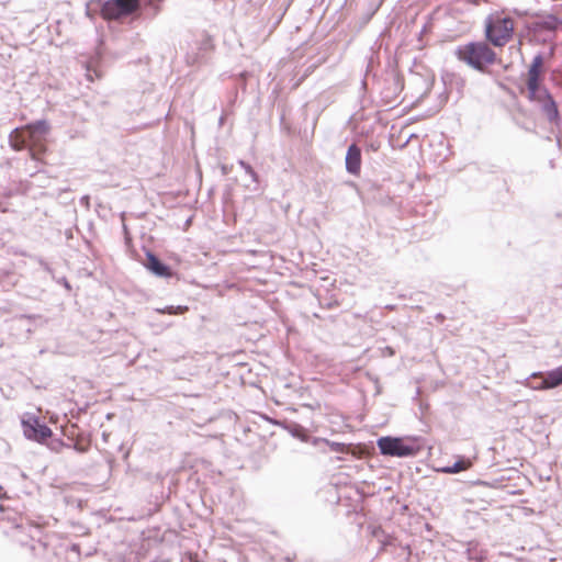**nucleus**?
Instances as JSON below:
<instances>
[{
	"mask_svg": "<svg viewBox=\"0 0 562 562\" xmlns=\"http://www.w3.org/2000/svg\"><path fill=\"white\" fill-rule=\"evenodd\" d=\"M140 10V0H108L100 10L105 21H122L126 18L137 15Z\"/></svg>",
	"mask_w": 562,
	"mask_h": 562,
	"instance_id": "5",
	"label": "nucleus"
},
{
	"mask_svg": "<svg viewBox=\"0 0 562 562\" xmlns=\"http://www.w3.org/2000/svg\"><path fill=\"white\" fill-rule=\"evenodd\" d=\"M47 132V124L44 121H38L12 131L9 135V143L14 150L27 149L33 160L45 166L47 164L45 160Z\"/></svg>",
	"mask_w": 562,
	"mask_h": 562,
	"instance_id": "1",
	"label": "nucleus"
},
{
	"mask_svg": "<svg viewBox=\"0 0 562 562\" xmlns=\"http://www.w3.org/2000/svg\"><path fill=\"white\" fill-rule=\"evenodd\" d=\"M147 263L146 267L149 269L153 273H155L158 277L162 278H171L172 271L171 269L164 265L154 254L148 252L147 254Z\"/></svg>",
	"mask_w": 562,
	"mask_h": 562,
	"instance_id": "11",
	"label": "nucleus"
},
{
	"mask_svg": "<svg viewBox=\"0 0 562 562\" xmlns=\"http://www.w3.org/2000/svg\"><path fill=\"white\" fill-rule=\"evenodd\" d=\"M0 212L7 213V212H9V209L5 205H3L2 203H0Z\"/></svg>",
	"mask_w": 562,
	"mask_h": 562,
	"instance_id": "20",
	"label": "nucleus"
},
{
	"mask_svg": "<svg viewBox=\"0 0 562 562\" xmlns=\"http://www.w3.org/2000/svg\"><path fill=\"white\" fill-rule=\"evenodd\" d=\"M486 37L495 46H504L514 34L515 21L504 13H495L486 21Z\"/></svg>",
	"mask_w": 562,
	"mask_h": 562,
	"instance_id": "3",
	"label": "nucleus"
},
{
	"mask_svg": "<svg viewBox=\"0 0 562 562\" xmlns=\"http://www.w3.org/2000/svg\"><path fill=\"white\" fill-rule=\"evenodd\" d=\"M91 441L90 439L83 435L79 434L74 440V449L80 453L87 452L90 449Z\"/></svg>",
	"mask_w": 562,
	"mask_h": 562,
	"instance_id": "12",
	"label": "nucleus"
},
{
	"mask_svg": "<svg viewBox=\"0 0 562 562\" xmlns=\"http://www.w3.org/2000/svg\"><path fill=\"white\" fill-rule=\"evenodd\" d=\"M378 447L384 456L407 457L416 453V449L402 438L382 437L378 440Z\"/></svg>",
	"mask_w": 562,
	"mask_h": 562,
	"instance_id": "6",
	"label": "nucleus"
},
{
	"mask_svg": "<svg viewBox=\"0 0 562 562\" xmlns=\"http://www.w3.org/2000/svg\"><path fill=\"white\" fill-rule=\"evenodd\" d=\"M63 432L68 439L72 440V441L80 434L78 426L75 424L65 426L63 429Z\"/></svg>",
	"mask_w": 562,
	"mask_h": 562,
	"instance_id": "14",
	"label": "nucleus"
},
{
	"mask_svg": "<svg viewBox=\"0 0 562 562\" xmlns=\"http://www.w3.org/2000/svg\"><path fill=\"white\" fill-rule=\"evenodd\" d=\"M454 54L460 61L480 71H483L486 66L494 64L496 59L495 52L483 42L461 45L456 49Z\"/></svg>",
	"mask_w": 562,
	"mask_h": 562,
	"instance_id": "2",
	"label": "nucleus"
},
{
	"mask_svg": "<svg viewBox=\"0 0 562 562\" xmlns=\"http://www.w3.org/2000/svg\"><path fill=\"white\" fill-rule=\"evenodd\" d=\"M562 22L554 15L544 16L541 21L537 23L540 29H544L548 31H554L559 27Z\"/></svg>",
	"mask_w": 562,
	"mask_h": 562,
	"instance_id": "13",
	"label": "nucleus"
},
{
	"mask_svg": "<svg viewBox=\"0 0 562 562\" xmlns=\"http://www.w3.org/2000/svg\"><path fill=\"white\" fill-rule=\"evenodd\" d=\"M525 89H520V93L524 94L529 101H536L541 97L542 92H549L542 85L543 82V58L542 56H536L527 74L525 75Z\"/></svg>",
	"mask_w": 562,
	"mask_h": 562,
	"instance_id": "4",
	"label": "nucleus"
},
{
	"mask_svg": "<svg viewBox=\"0 0 562 562\" xmlns=\"http://www.w3.org/2000/svg\"><path fill=\"white\" fill-rule=\"evenodd\" d=\"M535 102L541 105L542 112L550 123H559L560 115L558 105L549 92H542L541 97L536 99Z\"/></svg>",
	"mask_w": 562,
	"mask_h": 562,
	"instance_id": "8",
	"label": "nucleus"
},
{
	"mask_svg": "<svg viewBox=\"0 0 562 562\" xmlns=\"http://www.w3.org/2000/svg\"><path fill=\"white\" fill-rule=\"evenodd\" d=\"M470 467V462H458L454 464L453 469L448 470V472H460L467 470Z\"/></svg>",
	"mask_w": 562,
	"mask_h": 562,
	"instance_id": "19",
	"label": "nucleus"
},
{
	"mask_svg": "<svg viewBox=\"0 0 562 562\" xmlns=\"http://www.w3.org/2000/svg\"><path fill=\"white\" fill-rule=\"evenodd\" d=\"M48 448L54 452H60L64 447H66L65 442L61 439H53L47 443Z\"/></svg>",
	"mask_w": 562,
	"mask_h": 562,
	"instance_id": "16",
	"label": "nucleus"
},
{
	"mask_svg": "<svg viewBox=\"0 0 562 562\" xmlns=\"http://www.w3.org/2000/svg\"><path fill=\"white\" fill-rule=\"evenodd\" d=\"M24 435L32 440L37 442H45L52 437L53 432L48 426L41 423L36 416H27L22 420Z\"/></svg>",
	"mask_w": 562,
	"mask_h": 562,
	"instance_id": "7",
	"label": "nucleus"
},
{
	"mask_svg": "<svg viewBox=\"0 0 562 562\" xmlns=\"http://www.w3.org/2000/svg\"><path fill=\"white\" fill-rule=\"evenodd\" d=\"M42 171L41 167H35V172Z\"/></svg>",
	"mask_w": 562,
	"mask_h": 562,
	"instance_id": "21",
	"label": "nucleus"
},
{
	"mask_svg": "<svg viewBox=\"0 0 562 562\" xmlns=\"http://www.w3.org/2000/svg\"><path fill=\"white\" fill-rule=\"evenodd\" d=\"M533 379H542L541 384L538 386H535L536 390H547V389H554L562 384V366L558 367L546 374L543 373H533Z\"/></svg>",
	"mask_w": 562,
	"mask_h": 562,
	"instance_id": "9",
	"label": "nucleus"
},
{
	"mask_svg": "<svg viewBox=\"0 0 562 562\" xmlns=\"http://www.w3.org/2000/svg\"><path fill=\"white\" fill-rule=\"evenodd\" d=\"M87 79L93 82L95 79H100L102 74L97 68H91L90 65L87 66Z\"/></svg>",
	"mask_w": 562,
	"mask_h": 562,
	"instance_id": "17",
	"label": "nucleus"
},
{
	"mask_svg": "<svg viewBox=\"0 0 562 562\" xmlns=\"http://www.w3.org/2000/svg\"><path fill=\"white\" fill-rule=\"evenodd\" d=\"M346 169L353 176H359L361 172V149L356 144L348 147L346 154Z\"/></svg>",
	"mask_w": 562,
	"mask_h": 562,
	"instance_id": "10",
	"label": "nucleus"
},
{
	"mask_svg": "<svg viewBox=\"0 0 562 562\" xmlns=\"http://www.w3.org/2000/svg\"><path fill=\"white\" fill-rule=\"evenodd\" d=\"M0 510H3V506L2 505H0Z\"/></svg>",
	"mask_w": 562,
	"mask_h": 562,
	"instance_id": "22",
	"label": "nucleus"
},
{
	"mask_svg": "<svg viewBox=\"0 0 562 562\" xmlns=\"http://www.w3.org/2000/svg\"><path fill=\"white\" fill-rule=\"evenodd\" d=\"M188 311V307L187 306H177V307H173V306H169L165 310H160L159 312L165 314H182L184 312Z\"/></svg>",
	"mask_w": 562,
	"mask_h": 562,
	"instance_id": "18",
	"label": "nucleus"
},
{
	"mask_svg": "<svg viewBox=\"0 0 562 562\" xmlns=\"http://www.w3.org/2000/svg\"><path fill=\"white\" fill-rule=\"evenodd\" d=\"M322 441L324 443H326L329 447L330 451H333V452H341V453L347 452V448L344 443L331 442L327 439H322Z\"/></svg>",
	"mask_w": 562,
	"mask_h": 562,
	"instance_id": "15",
	"label": "nucleus"
}]
</instances>
